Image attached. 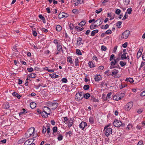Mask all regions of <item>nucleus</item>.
<instances>
[{
	"instance_id": "nucleus-1",
	"label": "nucleus",
	"mask_w": 145,
	"mask_h": 145,
	"mask_svg": "<svg viewBox=\"0 0 145 145\" xmlns=\"http://www.w3.org/2000/svg\"><path fill=\"white\" fill-rule=\"evenodd\" d=\"M110 125V124L107 125V126H105L104 128V130L105 131V135L107 137L110 135V134L112 133V129L108 127Z\"/></svg>"
},
{
	"instance_id": "nucleus-2",
	"label": "nucleus",
	"mask_w": 145,
	"mask_h": 145,
	"mask_svg": "<svg viewBox=\"0 0 145 145\" xmlns=\"http://www.w3.org/2000/svg\"><path fill=\"white\" fill-rule=\"evenodd\" d=\"M34 131L35 128L34 127L29 128L25 134V137L27 138L29 137L33 133Z\"/></svg>"
},
{
	"instance_id": "nucleus-3",
	"label": "nucleus",
	"mask_w": 145,
	"mask_h": 145,
	"mask_svg": "<svg viewBox=\"0 0 145 145\" xmlns=\"http://www.w3.org/2000/svg\"><path fill=\"white\" fill-rule=\"evenodd\" d=\"M113 124L114 126L117 127H120L123 125L122 123L120 120L117 119L114 120Z\"/></svg>"
},
{
	"instance_id": "nucleus-4",
	"label": "nucleus",
	"mask_w": 145,
	"mask_h": 145,
	"mask_svg": "<svg viewBox=\"0 0 145 145\" xmlns=\"http://www.w3.org/2000/svg\"><path fill=\"white\" fill-rule=\"evenodd\" d=\"M110 65H111L110 67V68L111 69L115 68H118L119 67V65L118 63H117L114 60L110 63Z\"/></svg>"
},
{
	"instance_id": "nucleus-5",
	"label": "nucleus",
	"mask_w": 145,
	"mask_h": 145,
	"mask_svg": "<svg viewBox=\"0 0 145 145\" xmlns=\"http://www.w3.org/2000/svg\"><path fill=\"white\" fill-rule=\"evenodd\" d=\"M83 93L82 92L77 93L75 95V99L78 101H79L82 100L83 98Z\"/></svg>"
},
{
	"instance_id": "nucleus-6",
	"label": "nucleus",
	"mask_w": 145,
	"mask_h": 145,
	"mask_svg": "<svg viewBox=\"0 0 145 145\" xmlns=\"http://www.w3.org/2000/svg\"><path fill=\"white\" fill-rule=\"evenodd\" d=\"M130 34V31L129 30H126L123 33L121 37V39H127Z\"/></svg>"
},
{
	"instance_id": "nucleus-7",
	"label": "nucleus",
	"mask_w": 145,
	"mask_h": 145,
	"mask_svg": "<svg viewBox=\"0 0 145 145\" xmlns=\"http://www.w3.org/2000/svg\"><path fill=\"white\" fill-rule=\"evenodd\" d=\"M34 140L32 138L29 139L25 141L24 145H35V143H33Z\"/></svg>"
},
{
	"instance_id": "nucleus-8",
	"label": "nucleus",
	"mask_w": 145,
	"mask_h": 145,
	"mask_svg": "<svg viewBox=\"0 0 145 145\" xmlns=\"http://www.w3.org/2000/svg\"><path fill=\"white\" fill-rule=\"evenodd\" d=\"M82 39L81 38L78 37L77 39L76 46H82L83 44L84 43L82 41Z\"/></svg>"
},
{
	"instance_id": "nucleus-9",
	"label": "nucleus",
	"mask_w": 145,
	"mask_h": 145,
	"mask_svg": "<svg viewBox=\"0 0 145 145\" xmlns=\"http://www.w3.org/2000/svg\"><path fill=\"white\" fill-rule=\"evenodd\" d=\"M133 105V103L131 102L127 103L125 106V108L127 110H129L132 107Z\"/></svg>"
},
{
	"instance_id": "nucleus-10",
	"label": "nucleus",
	"mask_w": 145,
	"mask_h": 145,
	"mask_svg": "<svg viewBox=\"0 0 145 145\" xmlns=\"http://www.w3.org/2000/svg\"><path fill=\"white\" fill-rule=\"evenodd\" d=\"M68 14L65 12L60 13L58 15V17L60 19L63 17H67L68 16Z\"/></svg>"
},
{
	"instance_id": "nucleus-11",
	"label": "nucleus",
	"mask_w": 145,
	"mask_h": 145,
	"mask_svg": "<svg viewBox=\"0 0 145 145\" xmlns=\"http://www.w3.org/2000/svg\"><path fill=\"white\" fill-rule=\"evenodd\" d=\"M87 126V124L84 121H82L79 125L80 128H81L82 130H83L84 128Z\"/></svg>"
},
{
	"instance_id": "nucleus-12",
	"label": "nucleus",
	"mask_w": 145,
	"mask_h": 145,
	"mask_svg": "<svg viewBox=\"0 0 145 145\" xmlns=\"http://www.w3.org/2000/svg\"><path fill=\"white\" fill-rule=\"evenodd\" d=\"M118 72V70L114 69L112 71V74H110L112 76H114L115 78L118 77L117 74Z\"/></svg>"
},
{
	"instance_id": "nucleus-13",
	"label": "nucleus",
	"mask_w": 145,
	"mask_h": 145,
	"mask_svg": "<svg viewBox=\"0 0 145 145\" xmlns=\"http://www.w3.org/2000/svg\"><path fill=\"white\" fill-rule=\"evenodd\" d=\"M102 77L100 75H96L94 78L95 80V81H99L101 79Z\"/></svg>"
},
{
	"instance_id": "nucleus-14",
	"label": "nucleus",
	"mask_w": 145,
	"mask_h": 145,
	"mask_svg": "<svg viewBox=\"0 0 145 145\" xmlns=\"http://www.w3.org/2000/svg\"><path fill=\"white\" fill-rule=\"evenodd\" d=\"M43 110L44 111H46V112H48L49 114H50V113L51 111L50 109L49 108L45 106L44 107Z\"/></svg>"
},
{
	"instance_id": "nucleus-15",
	"label": "nucleus",
	"mask_w": 145,
	"mask_h": 145,
	"mask_svg": "<svg viewBox=\"0 0 145 145\" xmlns=\"http://www.w3.org/2000/svg\"><path fill=\"white\" fill-rule=\"evenodd\" d=\"M58 104L56 103H53L51 106L52 109H55L58 106Z\"/></svg>"
},
{
	"instance_id": "nucleus-16",
	"label": "nucleus",
	"mask_w": 145,
	"mask_h": 145,
	"mask_svg": "<svg viewBox=\"0 0 145 145\" xmlns=\"http://www.w3.org/2000/svg\"><path fill=\"white\" fill-rule=\"evenodd\" d=\"M90 98L91 101L92 102H99V100L95 98L93 96H91Z\"/></svg>"
},
{
	"instance_id": "nucleus-17",
	"label": "nucleus",
	"mask_w": 145,
	"mask_h": 145,
	"mask_svg": "<svg viewBox=\"0 0 145 145\" xmlns=\"http://www.w3.org/2000/svg\"><path fill=\"white\" fill-rule=\"evenodd\" d=\"M120 98L119 95H116L113 97V99L114 100L118 101L120 99Z\"/></svg>"
},
{
	"instance_id": "nucleus-18",
	"label": "nucleus",
	"mask_w": 145,
	"mask_h": 145,
	"mask_svg": "<svg viewBox=\"0 0 145 145\" xmlns=\"http://www.w3.org/2000/svg\"><path fill=\"white\" fill-rule=\"evenodd\" d=\"M142 49H141V50H140V49L138 52L137 54V57L138 58H139V57L141 56L142 54Z\"/></svg>"
},
{
	"instance_id": "nucleus-19",
	"label": "nucleus",
	"mask_w": 145,
	"mask_h": 145,
	"mask_svg": "<svg viewBox=\"0 0 145 145\" xmlns=\"http://www.w3.org/2000/svg\"><path fill=\"white\" fill-rule=\"evenodd\" d=\"M36 106V104L34 102H31L30 104V107L32 108L33 109L35 108Z\"/></svg>"
},
{
	"instance_id": "nucleus-20",
	"label": "nucleus",
	"mask_w": 145,
	"mask_h": 145,
	"mask_svg": "<svg viewBox=\"0 0 145 145\" xmlns=\"http://www.w3.org/2000/svg\"><path fill=\"white\" fill-rule=\"evenodd\" d=\"M57 127L55 126L53 128V133L52 134L54 136H55L56 135L54 134V133L57 132Z\"/></svg>"
},
{
	"instance_id": "nucleus-21",
	"label": "nucleus",
	"mask_w": 145,
	"mask_h": 145,
	"mask_svg": "<svg viewBox=\"0 0 145 145\" xmlns=\"http://www.w3.org/2000/svg\"><path fill=\"white\" fill-rule=\"evenodd\" d=\"M99 31L98 29H95L91 33V36H94L95 35V34L97 33Z\"/></svg>"
},
{
	"instance_id": "nucleus-22",
	"label": "nucleus",
	"mask_w": 145,
	"mask_h": 145,
	"mask_svg": "<svg viewBox=\"0 0 145 145\" xmlns=\"http://www.w3.org/2000/svg\"><path fill=\"white\" fill-rule=\"evenodd\" d=\"M56 29L57 31H60L62 30V27L60 25H58L56 27Z\"/></svg>"
},
{
	"instance_id": "nucleus-23",
	"label": "nucleus",
	"mask_w": 145,
	"mask_h": 145,
	"mask_svg": "<svg viewBox=\"0 0 145 145\" xmlns=\"http://www.w3.org/2000/svg\"><path fill=\"white\" fill-rule=\"evenodd\" d=\"M3 107L5 108L8 109L9 108L10 106L9 104L8 103H6L3 105Z\"/></svg>"
},
{
	"instance_id": "nucleus-24",
	"label": "nucleus",
	"mask_w": 145,
	"mask_h": 145,
	"mask_svg": "<svg viewBox=\"0 0 145 145\" xmlns=\"http://www.w3.org/2000/svg\"><path fill=\"white\" fill-rule=\"evenodd\" d=\"M83 97H84L86 99H88L89 97H90L89 94L88 93H86L84 94H83Z\"/></svg>"
},
{
	"instance_id": "nucleus-25",
	"label": "nucleus",
	"mask_w": 145,
	"mask_h": 145,
	"mask_svg": "<svg viewBox=\"0 0 145 145\" xmlns=\"http://www.w3.org/2000/svg\"><path fill=\"white\" fill-rule=\"evenodd\" d=\"M125 80L127 82H129L130 83H131L134 82V80L132 78H127Z\"/></svg>"
},
{
	"instance_id": "nucleus-26",
	"label": "nucleus",
	"mask_w": 145,
	"mask_h": 145,
	"mask_svg": "<svg viewBox=\"0 0 145 145\" xmlns=\"http://www.w3.org/2000/svg\"><path fill=\"white\" fill-rule=\"evenodd\" d=\"M40 114L43 117L46 118L48 117V115H47V114L45 113L42 111L41 112V113H40Z\"/></svg>"
},
{
	"instance_id": "nucleus-27",
	"label": "nucleus",
	"mask_w": 145,
	"mask_h": 145,
	"mask_svg": "<svg viewBox=\"0 0 145 145\" xmlns=\"http://www.w3.org/2000/svg\"><path fill=\"white\" fill-rule=\"evenodd\" d=\"M29 76L31 78H34L37 76V75L35 73H31L30 74Z\"/></svg>"
},
{
	"instance_id": "nucleus-28",
	"label": "nucleus",
	"mask_w": 145,
	"mask_h": 145,
	"mask_svg": "<svg viewBox=\"0 0 145 145\" xmlns=\"http://www.w3.org/2000/svg\"><path fill=\"white\" fill-rule=\"evenodd\" d=\"M88 64L89 66L91 68H93L95 66L94 64H93V63L92 61H89L88 63Z\"/></svg>"
},
{
	"instance_id": "nucleus-29",
	"label": "nucleus",
	"mask_w": 145,
	"mask_h": 145,
	"mask_svg": "<svg viewBox=\"0 0 145 145\" xmlns=\"http://www.w3.org/2000/svg\"><path fill=\"white\" fill-rule=\"evenodd\" d=\"M50 76H51V78H58L59 77L58 75H56V74H50Z\"/></svg>"
},
{
	"instance_id": "nucleus-30",
	"label": "nucleus",
	"mask_w": 145,
	"mask_h": 145,
	"mask_svg": "<svg viewBox=\"0 0 145 145\" xmlns=\"http://www.w3.org/2000/svg\"><path fill=\"white\" fill-rule=\"evenodd\" d=\"M103 22V21H101L100 20L99 21V24H98V23H97V24H96L93 25V27H94V28H95L96 27L100 25L101 24H102Z\"/></svg>"
},
{
	"instance_id": "nucleus-31",
	"label": "nucleus",
	"mask_w": 145,
	"mask_h": 145,
	"mask_svg": "<svg viewBox=\"0 0 145 145\" xmlns=\"http://www.w3.org/2000/svg\"><path fill=\"white\" fill-rule=\"evenodd\" d=\"M126 54H123L121 56V60L127 59Z\"/></svg>"
},
{
	"instance_id": "nucleus-32",
	"label": "nucleus",
	"mask_w": 145,
	"mask_h": 145,
	"mask_svg": "<svg viewBox=\"0 0 145 145\" xmlns=\"http://www.w3.org/2000/svg\"><path fill=\"white\" fill-rule=\"evenodd\" d=\"M62 46L61 45L58 44L57 46V50L59 52H60L61 50Z\"/></svg>"
},
{
	"instance_id": "nucleus-33",
	"label": "nucleus",
	"mask_w": 145,
	"mask_h": 145,
	"mask_svg": "<svg viewBox=\"0 0 145 145\" xmlns=\"http://www.w3.org/2000/svg\"><path fill=\"white\" fill-rule=\"evenodd\" d=\"M123 1L124 5H127L130 2L129 0H123Z\"/></svg>"
},
{
	"instance_id": "nucleus-34",
	"label": "nucleus",
	"mask_w": 145,
	"mask_h": 145,
	"mask_svg": "<svg viewBox=\"0 0 145 145\" xmlns=\"http://www.w3.org/2000/svg\"><path fill=\"white\" fill-rule=\"evenodd\" d=\"M76 53L78 55H81L82 54V52H81L80 50L78 49H77L76 50Z\"/></svg>"
},
{
	"instance_id": "nucleus-35",
	"label": "nucleus",
	"mask_w": 145,
	"mask_h": 145,
	"mask_svg": "<svg viewBox=\"0 0 145 145\" xmlns=\"http://www.w3.org/2000/svg\"><path fill=\"white\" fill-rule=\"evenodd\" d=\"M63 137V136L62 135L60 134L58 136L57 138L60 141L62 140Z\"/></svg>"
},
{
	"instance_id": "nucleus-36",
	"label": "nucleus",
	"mask_w": 145,
	"mask_h": 145,
	"mask_svg": "<svg viewBox=\"0 0 145 145\" xmlns=\"http://www.w3.org/2000/svg\"><path fill=\"white\" fill-rule=\"evenodd\" d=\"M89 121L91 123H93L94 122V119L93 117H90L89 119Z\"/></svg>"
},
{
	"instance_id": "nucleus-37",
	"label": "nucleus",
	"mask_w": 145,
	"mask_h": 145,
	"mask_svg": "<svg viewBox=\"0 0 145 145\" xmlns=\"http://www.w3.org/2000/svg\"><path fill=\"white\" fill-rule=\"evenodd\" d=\"M89 88V86L88 85H85L83 87V88L84 90H88Z\"/></svg>"
},
{
	"instance_id": "nucleus-38",
	"label": "nucleus",
	"mask_w": 145,
	"mask_h": 145,
	"mask_svg": "<svg viewBox=\"0 0 145 145\" xmlns=\"http://www.w3.org/2000/svg\"><path fill=\"white\" fill-rule=\"evenodd\" d=\"M67 61L69 62L70 64H72L73 63V62L72 61V59L70 57H68L67 58Z\"/></svg>"
},
{
	"instance_id": "nucleus-39",
	"label": "nucleus",
	"mask_w": 145,
	"mask_h": 145,
	"mask_svg": "<svg viewBox=\"0 0 145 145\" xmlns=\"http://www.w3.org/2000/svg\"><path fill=\"white\" fill-rule=\"evenodd\" d=\"M22 110L23 111V112L19 113V115L20 116L22 114L26 113L27 112V111L25 110V109H23Z\"/></svg>"
},
{
	"instance_id": "nucleus-40",
	"label": "nucleus",
	"mask_w": 145,
	"mask_h": 145,
	"mask_svg": "<svg viewBox=\"0 0 145 145\" xmlns=\"http://www.w3.org/2000/svg\"><path fill=\"white\" fill-rule=\"evenodd\" d=\"M120 64L121 67H123L126 64V62H123V61H121L120 62Z\"/></svg>"
},
{
	"instance_id": "nucleus-41",
	"label": "nucleus",
	"mask_w": 145,
	"mask_h": 145,
	"mask_svg": "<svg viewBox=\"0 0 145 145\" xmlns=\"http://www.w3.org/2000/svg\"><path fill=\"white\" fill-rule=\"evenodd\" d=\"M75 28L76 29H78V30L79 31H80L83 30L84 29V28L83 27L81 28V27H78V26L75 27Z\"/></svg>"
},
{
	"instance_id": "nucleus-42",
	"label": "nucleus",
	"mask_w": 145,
	"mask_h": 145,
	"mask_svg": "<svg viewBox=\"0 0 145 145\" xmlns=\"http://www.w3.org/2000/svg\"><path fill=\"white\" fill-rule=\"evenodd\" d=\"M132 11V10L131 8H129L127 9V13L129 14L131 13Z\"/></svg>"
},
{
	"instance_id": "nucleus-43",
	"label": "nucleus",
	"mask_w": 145,
	"mask_h": 145,
	"mask_svg": "<svg viewBox=\"0 0 145 145\" xmlns=\"http://www.w3.org/2000/svg\"><path fill=\"white\" fill-rule=\"evenodd\" d=\"M86 24V22L82 21L79 24V25L81 27L84 26Z\"/></svg>"
},
{
	"instance_id": "nucleus-44",
	"label": "nucleus",
	"mask_w": 145,
	"mask_h": 145,
	"mask_svg": "<svg viewBox=\"0 0 145 145\" xmlns=\"http://www.w3.org/2000/svg\"><path fill=\"white\" fill-rule=\"evenodd\" d=\"M122 22L121 21H118L116 24V26L117 27H119L122 24Z\"/></svg>"
},
{
	"instance_id": "nucleus-45",
	"label": "nucleus",
	"mask_w": 145,
	"mask_h": 145,
	"mask_svg": "<svg viewBox=\"0 0 145 145\" xmlns=\"http://www.w3.org/2000/svg\"><path fill=\"white\" fill-rule=\"evenodd\" d=\"M102 8H100L98 10H96L95 11V12L97 14L99 13L102 11Z\"/></svg>"
},
{
	"instance_id": "nucleus-46",
	"label": "nucleus",
	"mask_w": 145,
	"mask_h": 145,
	"mask_svg": "<svg viewBox=\"0 0 145 145\" xmlns=\"http://www.w3.org/2000/svg\"><path fill=\"white\" fill-rule=\"evenodd\" d=\"M24 141V138H22L19 140L18 141V144H21Z\"/></svg>"
},
{
	"instance_id": "nucleus-47",
	"label": "nucleus",
	"mask_w": 145,
	"mask_h": 145,
	"mask_svg": "<svg viewBox=\"0 0 145 145\" xmlns=\"http://www.w3.org/2000/svg\"><path fill=\"white\" fill-rule=\"evenodd\" d=\"M101 48L102 50L106 51V47L103 45L101 46Z\"/></svg>"
},
{
	"instance_id": "nucleus-48",
	"label": "nucleus",
	"mask_w": 145,
	"mask_h": 145,
	"mask_svg": "<svg viewBox=\"0 0 145 145\" xmlns=\"http://www.w3.org/2000/svg\"><path fill=\"white\" fill-rule=\"evenodd\" d=\"M67 81V79L65 78H63L61 79V81L64 83H66Z\"/></svg>"
},
{
	"instance_id": "nucleus-49",
	"label": "nucleus",
	"mask_w": 145,
	"mask_h": 145,
	"mask_svg": "<svg viewBox=\"0 0 145 145\" xmlns=\"http://www.w3.org/2000/svg\"><path fill=\"white\" fill-rule=\"evenodd\" d=\"M112 33V31L110 29H108L105 32V33L108 34H109Z\"/></svg>"
},
{
	"instance_id": "nucleus-50",
	"label": "nucleus",
	"mask_w": 145,
	"mask_h": 145,
	"mask_svg": "<svg viewBox=\"0 0 145 145\" xmlns=\"http://www.w3.org/2000/svg\"><path fill=\"white\" fill-rule=\"evenodd\" d=\"M53 103L52 102L48 101L47 103L48 106L51 107L52 106V105Z\"/></svg>"
},
{
	"instance_id": "nucleus-51",
	"label": "nucleus",
	"mask_w": 145,
	"mask_h": 145,
	"mask_svg": "<svg viewBox=\"0 0 145 145\" xmlns=\"http://www.w3.org/2000/svg\"><path fill=\"white\" fill-rule=\"evenodd\" d=\"M46 128L44 127H42V133H44L46 131Z\"/></svg>"
},
{
	"instance_id": "nucleus-52",
	"label": "nucleus",
	"mask_w": 145,
	"mask_h": 145,
	"mask_svg": "<svg viewBox=\"0 0 145 145\" xmlns=\"http://www.w3.org/2000/svg\"><path fill=\"white\" fill-rule=\"evenodd\" d=\"M72 120L70 121L68 125L69 127H70L72 126Z\"/></svg>"
},
{
	"instance_id": "nucleus-53",
	"label": "nucleus",
	"mask_w": 145,
	"mask_h": 145,
	"mask_svg": "<svg viewBox=\"0 0 145 145\" xmlns=\"http://www.w3.org/2000/svg\"><path fill=\"white\" fill-rule=\"evenodd\" d=\"M132 127V125L131 124H129L127 126L126 129L127 130H130Z\"/></svg>"
},
{
	"instance_id": "nucleus-54",
	"label": "nucleus",
	"mask_w": 145,
	"mask_h": 145,
	"mask_svg": "<svg viewBox=\"0 0 145 145\" xmlns=\"http://www.w3.org/2000/svg\"><path fill=\"white\" fill-rule=\"evenodd\" d=\"M115 55L114 54H112L110 58V60L111 61L114 58Z\"/></svg>"
},
{
	"instance_id": "nucleus-55",
	"label": "nucleus",
	"mask_w": 145,
	"mask_h": 145,
	"mask_svg": "<svg viewBox=\"0 0 145 145\" xmlns=\"http://www.w3.org/2000/svg\"><path fill=\"white\" fill-rule=\"evenodd\" d=\"M39 17L41 19L42 21L45 20V18L42 15H39Z\"/></svg>"
},
{
	"instance_id": "nucleus-56",
	"label": "nucleus",
	"mask_w": 145,
	"mask_h": 145,
	"mask_svg": "<svg viewBox=\"0 0 145 145\" xmlns=\"http://www.w3.org/2000/svg\"><path fill=\"white\" fill-rule=\"evenodd\" d=\"M121 12V10L120 9H118L116 10L115 11V13L117 14H119Z\"/></svg>"
},
{
	"instance_id": "nucleus-57",
	"label": "nucleus",
	"mask_w": 145,
	"mask_h": 145,
	"mask_svg": "<svg viewBox=\"0 0 145 145\" xmlns=\"http://www.w3.org/2000/svg\"><path fill=\"white\" fill-rule=\"evenodd\" d=\"M46 127L47 128V133L48 134L50 133V128L49 126L48 125H47L46 126Z\"/></svg>"
},
{
	"instance_id": "nucleus-58",
	"label": "nucleus",
	"mask_w": 145,
	"mask_h": 145,
	"mask_svg": "<svg viewBox=\"0 0 145 145\" xmlns=\"http://www.w3.org/2000/svg\"><path fill=\"white\" fill-rule=\"evenodd\" d=\"M120 99L122 98L125 96V94L123 93H121L119 95Z\"/></svg>"
},
{
	"instance_id": "nucleus-59",
	"label": "nucleus",
	"mask_w": 145,
	"mask_h": 145,
	"mask_svg": "<svg viewBox=\"0 0 145 145\" xmlns=\"http://www.w3.org/2000/svg\"><path fill=\"white\" fill-rule=\"evenodd\" d=\"M114 60L118 63V62L120 60V58L118 57L115 59H114Z\"/></svg>"
},
{
	"instance_id": "nucleus-60",
	"label": "nucleus",
	"mask_w": 145,
	"mask_h": 145,
	"mask_svg": "<svg viewBox=\"0 0 145 145\" xmlns=\"http://www.w3.org/2000/svg\"><path fill=\"white\" fill-rule=\"evenodd\" d=\"M27 70L29 72H31L33 71V69L32 67L29 68H27Z\"/></svg>"
},
{
	"instance_id": "nucleus-61",
	"label": "nucleus",
	"mask_w": 145,
	"mask_h": 145,
	"mask_svg": "<svg viewBox=\"0 0 145 145\" xmlns=\"http://www.w3.org/2000/svg\"><path fill=\"white\" fill-rule=\"evenodd\" d=\"M143 110L142 108H140L137 111V113L139 114H140L143 111Z\"/></svg>"
},
{
	"instance_id": "nucleus-62",
	"label": "nucleus",
	"mask_w": 145,
	"mask_h": 145,
	"mask_svg": "<svg viewBox=\"0 0 145 145\" xmlns=\"http://www.w3.org/2000/svg\"><path fill=\"white\" fill-rule=\"evenodd\" d=\"M33 31V34L34 36L36 37L37 36V33L35 31H34L32 29Z\"/></svg>"
},
{
	"instance_id": "nucleus-63",
	"label": "nucleus",
	"mask_w": 145,
	"mask_h": 145,
	"mask_svg": "<svg viewBox=\"0 0 145 145\" xmlns=\"http://www.w3.org/2000/svg\"><path fill=\"white\" fill-rule=\"evenodd\" d=\"M127 12H126L125 14V16H124L123 18L122 19V20H125L128 17L127 15H126Z\"/></svg>"
},
{
	"instance_id": "nucleus-64",
	"label": "nucleus",
	"mask_w": 145,
	"mask_h": 145,
	"mask_svg": "<svg viewBox=\"0 0 145 145\" xmlns=\"http://www.w3.org/2000/svg\"><path fill=\"white\" fill-rule=\"evenodd\" d=\"M140 95L141 96H145V90L143 91L140 93Z\"/></svg>"
}]
</instances>
